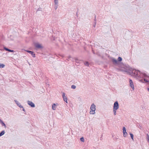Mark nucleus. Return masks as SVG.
Masks as SVG:
<instances>
[{
  "instance_id": "f257e3e1",
  "label": "nucleus",
  "mask_w": 149,
  "mask_h": 149,
  "mask_svg": "<svg viewBox=\"0 0 149 149\" xmlns=\"http://www.w3.org/2000/svg\"><path fill=\"white\" fill-rule=\"evenodd\" d=\"M133 73L134 74V76L136 77H147L149 79V77L146 74L144 73H140V72L138 70H133L132 71Z\"/></svg>"
},
{
  "instance_id": "f03ea898",
  "label": "nucleus",
  "mask_w": 149,
  "mask_h": 149,
  "mask_svg": "<svg viewBox=\"0 0 149 149\" xmlns=\"http://www.w3.org/2000/svg\"><path fill=\"white\" fill-rule=\"evenodd\" d=\"M91 111L90 112V114H93L95 113V111L96 109L95 108V105L93 104H92L91 106Z\"/></svg>"
},
{
  "instance_id": "7ed1b4c3",
  "label": "nucleus",
  "mask_w": 149,
  "mask_h": 149,
  "mask_svg": "<svg viewBox=\"0 0 149 149\" xmlns=\"http://www.w3.org/2000/svg\"><path fill=\"white\" fill-rule=\"evenodd\" d=\"M119 107L118 102L117 101L114 104L113 109L117 110Z\"/></svg>"
},
{
  "instance_id": "20e7f679",
  "label": "nucleus",
  "mask_w": 149,
  "mask_h": 149,
  "mask_svg": "<svg viewBox=\"0 0 149 149\" xmlns=\"http://www.w3.org/2000/svg\"><path fill=\"white\" fill-rule=\"evenodd\" d=\"M27 103L28 105L31 106L32 107H35V105L34 103L31 101H28Z\"/></svg>"
},
{
  "instance_id": "39448f33",
  "label": "nucleus",
  "mask_w": 149,
  "mask_h": 149,
  "mask_svg": "<svg viewBox=\"0 0 149 149\" xmlns=\"http://www.w3.org/2000/svg\"><path fill=\"white\" fill-rule=\"evenodd\" d=\"M54 9L56 10L58 6V0H54Z\"/></svg>"
},
{
  "instance_id": "423d86ee",
  "label": "nucleus",
  "mask_w": 149,
  "mask_h": 149,
  "mask_svg": "<svg viewBox=\"0 0 149 149\" xmlns=\"http://www.w3.org/2000/svg\"><path fill=\"white\" fill-rule=\"evenodd\" d=\"M26 51L29 53L31 54V55L33 57H35L36 56L35 54L33 52L29 51V50H27Z\"/></svg>"
},
{
  "instance_id": "0eeeda50",
  "label": "nucleus",
  "mask_w": 149,
  "mask_h": 149,
  "mask_svg": "<svg viewBox=\"0 0 149 149\" xmlns=\"http://www.w3.org/2000/svg\"><path fill=\"white\" fill-rule=\"evenodd\" d=\"M123 136L124 137H126L127 135V133L126 132V130L125 127L123 128Z\"/></svg>"
},
{
  "instance_id": "6e6552de",
  "label": "nucleus",
  "mask_w": 149,
  "mask_h": 149,
  "mask_svg": "<svg viewBox=\"0 0 149 149\" xmlns=\"http://www.w3.org/2000/svg\"><path fill=\"white\" fill-rule=\"evenodd\" d=\"M130 87L134 90V86L132 80L131 79H130Z\"/></svg>"
},
{
  "instance_id": "1a4fd4ad",
  "label": "nucleus",
  "mask_w": 149,
  "mask_h": 149,
  "mask_svg": "<svg viewBox=\"0 0 149 149\" xmlns=\"http://www.w3.org/2000/svg\"><path fill=\"white\" fill-rule=\"evenodd\" d=\"M14 101L19 107L20 108H22L23 107L22 105H21L19 103V102H18L16 100H15Z\"/></svg>"
},
{
  "instance_id": "9d476101",
  "label": "nucleus",
  "mask_w": 149,
  "mask_h": 149,
  "mask_svg": "<svg viewBox=\"0 0 149 149\" xmlns=\"http://www.w3.org/2000/svg\"><path fill=\"white\" fill-rule=\"evenodd\" d=\"M58 104L57 103H56V104L54 103L53 104L52 106V108L53 109V110H55L56 108V106L58 105Z\"/></svg>"
},
{
  "instance_id": "9b49d317",
  "label": "nucleus",
  "mask_w": 149,
  "mask_h": 149,
  "mask_svg": "<svg viewBox=\"0 0 149 149\" xmlns=\"http://www.w3.org/2000/svg\"><path fill=\"white\" fill-rule=\"evenodd\" d=\"M0 123L2 125L4 126L5 128H6V124L4 123L3 121L0 119Z\"/></svg>"
},
{
  "instance_id": "f8f14e48",
  "label": "nucleus",
  "mask_w": 149,
  "mask_h": 149,
  "mask_svg": "<svg viewBox=\"0 0 149 149\" xmlns=\"http://www.w3.org/2000/svg\"><path fill=\"white\" fill-rule=\"evenodd\" d=\"M36 48H42V46L39 44H37L36 45Z\"/></svg>"
},
{
  "instance_id": "ddd939ff",
  "label": "nucleus",
  "mask_w": 149,
  "mask_h": 149,
  "mask_svg": "<svg viewBox=\"0 0 149 149\" xmlns=\"http://www.w3.org/2000/svg\"><path fill=\"white\" fill-rule=\"evenodd\" d=\"M4 130H3L0 132V136H1L5 134Z\"/></svg>"
},
{
  "instance_id": "4468645a",
  "label": "nucleus",
  "mask_w": 149,
  "mask_h": 149,
  "mask_svg": "<svg viewBox=\"0 0 149 149\" xmlns=\"http://www.w3.org/2000/svg\"><path fill=\"white\" fill-rule=\"evenodd\" d=\"M65 93H63V100L64 101H65Z\"/></svg>"
},
{
  "instance_id": "2eb2a0df",
  "label": "nucleus",
  "mask_w": 149,
  "mask_h": 149,
  "mask_svg": "<svg viewBox=\"0 0 149 149\" xmlns=\"http://www.w3.org/2000/svg\"><path fill=\"white\" fill-rule=\"evenodd\" d=\"M5 65L2 63H0V68H3L4 67Z\"/></svg>"
},
{
  "instance_id": "dca6fc26",
  "label": "nucleus",
  "mask_w": 149,
  "mask_h": 149,
  "mask_svg": "<svg viewBox=\"0 0 149 149\" xmlns=\"http://www.w3.org/2000/svg\"><path fill=\"white\" fill-rule=\"evenodd\" d=\"M144 81L145 82H149V79H148L144 78Z\"/></svg>"
},
{
  "instance_id": "f3484780",
  "label": "nucleus",
  "mask_w": 149,
  "mask_h": 149,
  "mask_svg": "<svg viewBox=\"0 0 149 149\" xmlns=\"http://www.w3.org/2000/svg\"><path fill=\"white\" fill-rule=\"evenodd\" d=\"M116 110H117L116 109L114 110V109H113V113H114V115H116Z\"/></svg>"
},
{
  "instance_id": "a211bd4d",
  "label": "nucleus",
  "mask_w": 149,
  "mask_h": 149,
  "mask_svg": "<svg viewBox=\"0 0 149 149\" xmlns=\"http://www.w3.org/2000/svg\"><path fill=\"white\" fill-rule=\"evenodd\" d=\"M118 61H121L122 60V58L121 57H119L118 58Z\"/></svg>"
},
{
  "instance_id": "6ab92c4d",
  "label": "nucleus",
  "mask_w": 149,
  "mask_h": 149,
  "mask_svg": "<svg viewBox=\"0 0 149 149\" xmlns=\"http://www.w3.org/2000/svg\"><path fill=\"white\" fill-rule=\"evenodd\" d=\"M113 61L114 63H117L118 62L116 60H115V59H113Z\"/></svg>"
},
{
  "instance_id": "aec40b11",
  "label": "nucleus",
  "mask_w": 149,
  "mask_h": 149,
  "mask_svg": "<svg viewBox=\"0 0 149 149\" xmlns=\"http://www.w3.org/2000/svg\"><path fill=\"white\" fill-rule=\"evenodd\" d=\"M130 134L131 136V138L132 139V140H133V134L131 133H130Z\"/></svg>"
},
{
  "instance_id": "412c9836",
  "label": "nucleus",
  "mask_w": 149,
  "mask_h": 149,
  "mask_svg": "<svg viewBox=\"0 0 149 149\" xmlns=\"http://www.w3.org/2000/svg\"><path fill=\"white\" fill-rule=\"evenodd\" d=\"M84 64L86 66H88L89 65L88 63V62H85L84 63Z\"/></svg>"
},
{
  "instance_id": "4be33fe9",
  "label": "nucleus",
  "mask_w": 149,
  "mask_h": 149,
  "mask_svg": "<svg viewBox=\"0 0 149 149\" xmlns=\"http://www.w3.org/2000/svg\"><path fill=\"white\" fill-rule=\"evenodd\" d=\"M71 88H72L74 89L76 88V86L74 85H72L71 86Z\"/></svg>"
},
{
  "instance_id": "5701e85b",
  "label": "nucleus",
  "mask_w": 149,
  "mask_h": 149,
  "mask_svg": "<svg viewBox=\"0 0 149 149\" xmlns=\"http://www.w3.org/2000/svg\"><path fill=\"white\" fill-rule=\"evenodd\" d=\"M80 140L81 141L84 142V139L83 137H82L80 138Z\"/></svg>"
},
{
  "instance_id": "b1692460",
  "label": "nucleus",
  "mask_w": 149,
  "mask_h": 149,
  "mask_svg": "<svg viewBox=\"0 0 149 149\" xmlns=\"http://www.w3.org/2000/svg\"><path fill=\"white\" fill-rule=\"evenodd\" d=\"M9 52H14V51L13 50H12L11 49H8V51Z\"/></svg>"
},
{
  "instance_id": "393cba45",
  "label": "nucleus",
  "mask_w": 149,
  "mask_h": 149,
  "mask_svg": "<svg viewBox=\"0 0 149 149\" xmlns=\"http://www.w3.org/2000/svg\"><path fill=\"white\" fill-rule=\"evenodd\" d=\"M4 49L6 51H8V48H6V47H4Z\"/></svg>"
},
{
  "instance_id": "a878e982",
  "label": "nucleus",
  "mask_w": 149,
  "mask_h": 149,
  "mask_svg": "<svg viewBox=\"0 0 149 149\" xmlns=\"http://www.w3.org/2000/svg\"><path fill=\"white\" fill-rule=\"evenodd\" d=\"M147 136L148 137V142H149V136L148 134H147Z\"/></svg>"
},
{
  "instance_id": "bb28decb",
  "label": "nucleus",
  "mask_w": 149,
  "mask_h": 149,
  "mask_svg": "<svg viewBox=\"0 0 149 149\" xmlns=\"http://www.w3.org/2000/svg\"><path fill=\"white\" fill-rule=\"evenodd\" d=\"M22 110H23V111H25V109H24V108H23V109Z\"/></svg>"
},
{
  "instance_id": "cd10ccee",
  "label": "nucleus",
  "mask_w": 149,
  "mask_h": 149,
  "mask_svg": "<svg viewBox=\"0 0 149 149\" xmlns=\"http://www.w3.org/2000/svg\"><path fill=\"white\" fill-rule=\"evenodd\" d=\"M61 56L62 57V58L63 57V56L61 55Z\"/></svg>"
},
{
  "instance_id": "c85d7f7f",
  "label": "nucleus",
  "mask_w": 149,
  "mask_h": 149,
  "mask_svg": "<svg viewBox=\"0 0 149 149\" xmlns=\"http://www.w3.org/2000/svg\"><path fill=\"white\" fill-rule=\"evenodd\" d=\"M148 90L149 91V88H148Z\"/></svg>"
},
{
  "instance_id": "c756f323",
  "label": "nucleus",
  "mask_w": 149,
  "mask_h": 149,
  "mask_svg": "<svg viewBox=\"0 0 149 149\" xmlns=\"http://www.w3.org/2000/svg\"><path fill=\"white\" fill-rule=\"evenodd\" d=\"M65 102H66L67 103V100H66Z\"/></svg>"
}]
</instances>
